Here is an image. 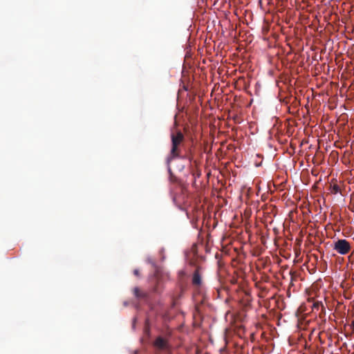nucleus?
Returning a JSON list of instances; mask_svg holds the SVG:
<instances>
[{
    "mask_svg": "<svg viewBox=\"0 0 354 354\" xmlns=\"http://www.w3.org/2000/svg\"><path fill=\"white\" fill-rule=\"evenodd\" d=\"M166 341L161 337L157 338L155 341V346L159 348H164L166 346Z\"/></svg>",
    "mask_w": 354,
    "mask_h": 354,
    "instance_id": "nucleus-3",
    "label": "nucleus"
},
{
    "mask_svg": "<svg viewBox=\"0 0 354 354\" xmlns=\"http://www.w3.org/2000/svg\"><path fill=\"white\" fill-rule=\"evenodd\" d=\"M193 283L196 285L201 283V277L197 273L194 274L193 277Z\"/></svg>",
    "mask_w": 354,
    "mask_h": 354,
    "instance_id": "nucleus-4",
    "label": "nucleus"
},
{
    "mask_svg": "<svg viewBox=\"0 0 354 354\" xmlns=\"http://www.w3.org/2000/svg\"><path fill=\"white\" fill-rule=\"evenodd\" d=\"M351 325H352L353 328L354 329V320L352 322V324Z\"/></svg>",
    "mask_w": 354,
    "mask_h": 354,
    "instance_id": "nucleus-5",
    "label": "nucleus"
},
{
    "mask_svg": "<svg viewBox=\"0 0 354 354\" xmlns=\"http://www.w3.org/2000/svg\"><path fill=\"white\" fill-rule=\"evenodd\" d=\"M183 140V135L180 132H178L176 135H172L171 141H172V148H171V154L174 156H176L178 155L177 149L178 146L181 143Z\"/></svg>",
    "mask_w": 354,
    "mask_h": 354,
    "instance_id": "nucleus-2",
    "label": "nucleus"
},
{
    "mask_svg": "<svg viewBox=\"0 0 354 354\" xmlns=\"http://www.w3.org/2000/svg\"><path fill=\"white\" fill-rule=\"evenodd\" d=\"M334 250L339 254L344 255L349 252L351 250V245L345 239H339L334 243Z\"/></svg>",
    "mask_w": 354,
    "mask_h": 354,
    "instance_id": "nucleus-1",
    "label": "nucleus"
}]
</instances>
